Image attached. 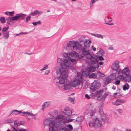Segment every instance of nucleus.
<instances>
[{"mask_svg": "<svg viewBox=\"0 0 131 131\" xmlns=\"http://www.w3.org/2000/svg\"><path fill=\"white\" fill-rule=\"evenodd\" d=\"M59 72H60L59 73L57 71V75L59 74L60 75V77H59L60 78L59 80V83L60 86H61V85L62 87V84L64 83L67 80L68 75V70H65L62 69L59 71Z\"/></svg>", "mask_w": 131, "mask_h": 131, "instance_id": "obj_1", "label": "nucleus"}, {"mask_svg": "<svg viewBox=\"0 0 131 131\" xmlns=\"http://www.w3.org/2000/svg\"><path fill=\"white\" fill-rule=\"evenodd\" d=\"M83 46L81 44H79L78 42H75L74 41H71L67 44L66 49L68 50L72 49L82 50Z\"/></svg>", "mask_w": 131, "mask_h": 131, "instance_id": "obj_2", "label": "nucleus"}, {"mask_svg": "<svg viewBox=\"0 0 131 131\" xmlns=\"http://www.w3.org/2000/svg\"><path fill=\"white\" fill-rule=\"evenodd\" d=\"M26 15L22 13H20L17 14L16 15L13 17H9L7 18L6 20L7 21V23L9 25L10 24L11 22H12V21H14L17 20H21L24 19Z\"/></svg>", "mask_w": 131, "mask_h": 131, "instance_id": "obj_3", "label": "nucleus"}, {"mask_svg": "<svg viewBox=\"0 0 131 131\" xmlns=\"http://www.w3.org/2000/svg\"><path fill=\"white\" fill-rule=\"evenodd\" d=\"M57 61L58 63H60V65L61 67V68L59 69V70L62 69L65 70H67V68L69 67L71 64L70 61L67 59H64L62 60L61 59L58 58Z\"/></svg>", "mask_w": 131, "mask_h": 131, "instance_id": "obj_4", "label": "nucleus"}, {"mask_svg": "<svg viewBox=\"0 0 131 131\" xmlns=\"http://www.w3.org/2000/svg\"><path fill=\"white\" fill-rule=\"evenodd\" d=\"M89 64L92 66L87 68L86 70L88 72H93L95 70L96 68L98 69L99 67V63L96 59H91L89 62Z\"/></svg>", "mask_w": 131, "mask_h": 131, "instance_id": "obj_5", "label": "nucleus"}, {"mask_svg": "<svg viewBox=\"0 0 131 131\" xmlns=\"http://www.w3.org/2000/svg\"><path fill=\"white\" fill-rule=\"evenodd\" d=\"M45 125H48L49 127V131H55L53 130V126L54 125V121L52 118H49L47 119L44 122Z\"/></svg>", "mask_w": 131, "mask_h": 131, "instance_id": "obj_6", "label": "nucleus"}, {"mask_svg": "<svg viewBox=\"0 0 131 131\" xmlns=\"http://www.w3.org/2000/svg\"><path fill=\"white\" fill-rule=\"evenodd\" d=\"M111 68L113 70L115 71V73L116 74H119L121 72V69L119 67L118 61H116L113 64Z\"/></svg>", "mask_w": 131, "mask_h": 131, "instance_id": "obj_7", "label": "nucleus"}, {"mask_svg": "<svg viewBox=\"0 0 131 131\" xmlns=\"http://www.w3.org/2000/svg\"><path fill=\"white\" fill-rule=\"evenodd\" d=\"M101 85V84L99 81L98 80H96L94 81L92 86L90 87V89L93 92H94L96 89L99 88Z\"/></svg>", "mask_w": 131, "mask_h": 131, "instance_id": "obj_8", "label": "nucleus"}, {"mask_svg": "<svg viewBox=\"0 0 131 131\" xmlns=\"http://www.w3.org/2000/svg\"><path fill=\"white\" fill-rule=\"evenodd\" d=\"M95 111L93 110V106L92 105L89 106V108L85 112V114L89 116H93L95 113Z\"/></svg>", "mask_w": 131, "mask_h": 131, "instance_id": "obj_9", "label": "nucleus"}, {"mask_svg": "<svg viewBox=\"0 0 131 131\" xmlns=\"http://www.w3.org/2000/svg\"><path fill=\"white\" fill-rule=\"evenodd\" d=\"M93 121H94L95 128H98L100 127L102 125L101 121L97 118L94 119L93 120Z\"/></svg>", "mask_w": 131, "mask_h": 131, "instance_id": "obj_10", "label": "nucleus"}, {"mask_svg": "<svg viewBox=\"0 0 131 131\" xmlns=\"http://www.w3.org/2000/svg\"><path fill=\"white\" fill-rule=\"evenodd\" d=\"M82 76H80L79 77V78H80L79 79H76L73 81L72 83L73 86H76L80 84V82L82 80Z\"/></svg>", "mask_w": 131, "mask_h": 131, "instance_id": "obj_11", "label": "nucleus"}, {"mask_svg": "<svg viewBox=\"0 0 131 131\" xmlns=\"http://www.w3.org/2000/svg\"><path fill=\"white\" fill-rule=\"evenodd\" d=\"M112 80L111 76H108L106 78V80L104 81V83L105 85H107Z\"/></svg>", "mask_w": 131, "mask_h": 131, "instance_id": "obj_12", "label": "nucleus"}, {"mask_svg": "<svg viewBox=\"0 0 131 131\" xmlns=\"http://www.w3.org/2000/svg\"><path fill=\"white\" fill-rule=\"evenodd\" d=\"M60 78L59 77L55 78L53 82L55 85H57L59 88L62 87V85L60 86L59 83V80Z\"/></svg>", "mask_w": 131, "mask_h": 131, "instance_id": "obj_13", "label": "nucleus"}, {"mask_svg": "<svg viewBox=\"0 0 131 131\" xmlns=\"http://www.w3.org/2000/svg\"><path fill=\"white\" fill-rule=\"evenodd\" d=\"M122 73L126 75H129L130 73L129 69L127 68H125L122 70Z\"/></svg>", "mask_w": 131, "mask_h": 131, "instance_id": "obj_14", "label": "nucleus"}, {"mask_svg": "<svg viewBox=\"0 0 131 131\" xmlns=\"http://www.w3.org/2000/svg\"><path fill=\"white\" fill-rule=\"evenodd\" d=\"M22 111H18L17 110H14L12 111L11 113L9 115V116L11 114H12L13 115H16L18 114H20V113H22Z\"/></svg>", "mask_w": 131, "mask_h": 131, "instance_id": "obj_15", "label": "nucleus"}, {"mask_svg": "<svg viewBox=\"0 0 131 131\" xmlns=\"http://www.w3.org/2000/svg\"><path fill=\"white\" fill-rule=\"evenodd\" d=\"M91 43L90 40H87L84 42V48H88L90 46V44Z\"/></svg>", "mask_w": 131, "mask_h": 131, "instance_id": "obj_16", "label": "nucleus"}, {"mask_svg": "<svg viewBox=\"0 0 131 131\" xmlns=\"http://www.w3.org/2000/svg\"><path fill=\"white\" fill-rule=\"evenodd\" d=\"M82 52L83 54L84 55H86L90 52V51L88 48H82Z\"/></svg>", "mask_w": 131, "mask_h": 131, "instance_id": "obj_17", "label": "nucleus"}, {"mask_svg": "<svg viewBox=\"0 0 131 131\" xmlns=\"http://www.w3.org/2000/svg\"><path fill=\"white\" fill-rule=\"evenodd\" d=\"M71 84L70 83H66L64 85V89L65 90H68L71 87Z\"/></svg>", "mask_w": 131, "mask_h": 131, "instance_id": "obj_18", "label": "nucleus"}, {"mask_svg": "<svg viewBox=\"0 0 131 131\" xmlns=\"http://www.w3.org/2000/svg\"><path fill=\"white\" fill-rule=\"evenodd\" d=\"M71 114V111L70 110H67L66 111H64L62 112V114L67 116H70Z\"/></svg>", "mask_w": 131, "mask_h": 131, "instance_id": "obj_19", "label": "nucleus"}, {"mask_svg": "<svg viewBox=\"0 0 131 131\" xmlns=\"http://www.w3.org/2000/svg\"><path fill=\"white\" fill-rule=\"evenodd\" d=\"M63 114H62V115L60 114L58 115L56 117V119L59 120L60 119L63 120H64L65 119V116L63 115Z\"/></svg>", "mask_w": 131, "mask_h": 131, "instance_id": "obj_20", "label": "nucleus"}, {"mask_svg": "<svg viewBox=\"0 0 131 131\" xmlns=\"http://www.w3.org/2000/svg\"><path fill=\"white\" fill-rule=\"evenodd\" d=\"M50 105V102H47L44 103V105L42 106V110H44V108L45 107H48Z\"/></svg>", "mask_w": 131, "mask_h": 131, "instance_id": "obj_21", "label": "nucleus"}, {"mask_svg": "<svg viewBox=\"0 0 131 131\" xmlns=\"http://www.w3.org/2000/svg\"><path fill=\"white\" fill-rule=\"evenodd\" d=\"M84 119V117L83 116H80L78 117L77 118L75 121H77L80 123H81Z\"/></svg>", "mask_w": 131, "mask_h": 131, "instance_id": "obj_22", "label": "nucleus"}, {"mask_svg": "<svg viewBox=\"0 0 131 131\" xmlns=\"http://www.w3.org/2000/svg\"><path fill=\"white\" fill-rule=\"evenodd\" d=\"M125 80L126 82H129L131 81V75H127L125 77Z\"/></svg>", "mask_w": 131, "mask_h": 131, "instance_id": "obj_23", "label": "nucleus"}, {"mask_svg": "<svg viewBox=\"0 0 131 131\" xmlns=\"http://www.w3.org/2000/svg\"><path fill=\"white\" fill-rule=\"evenodd\" d=\"M102 120L103 121H104L106 117V114L103 113V112H101L100 114Z\"/></svg>", "mask_w": 131, "mask_h": 131, "instance_id": "obj_24", "label": "nucleus"}, {"mask_svg": "<svg viewBox=\"0 0 131 131\" xmlns=\"http://www.w3.org/2000/svg\"><path fill=\"white\" fill-rule=\"evenodd\" d=\"M3 34L4 35V36L5 37V39H7L9 37V31H6V32L3 33Z\"/></svg>", "mask_w": 131, "mask_h": 131, "instance_id": "obj_25", "label": "nucleus"}, {"mask_svg": "<svg viewBox=\"0 0 131 131\" xmlns=\"http://www.w3.org/2000/svg\"><path fill=\"white\" fill-rule=\"evenodd\" d=\"M129 86L128 84L125 83L123 86V90L124 91L128 90L129 89Z\"/></svg>", "mask_w": 131, "mask_h": 131, "instance_id": "obj_26", "label": "nucleus"}, {"mask_svg": "<svg viewBox=\"0 0 131 131\" xmlns=\"http://www.w3.org/2000/svg\"><path fill=\"white\" fill-rule=\"evenodd\" d=\"M97 76V73H92L89 75V77L91 78H95Z\"/></svg>", "mask_w": 131, "mask_h": 131, "instance_id": "obj_27", "label": "nucleus"}, {"mask_svg": "<svg viewBox=\"0 0 131 131\" xmlns=\"http://www.w3.org/2000/svg\"><path fill=\"white\" fill-rule=\"evenodd\" d=\"M18 130L14 127L13 129L11 131H28L27 129L22 128L20 129L18 128Z\"/></svg>", "mask_w": 131, "mask_h": 131, "instance_id": "obj_28", "label": "nucleus"}, {"mask_svg": "<svg viewBox=\"0 0 131 131\" xmlns=\"http://www.w3.org/2000/svg\"><path fill=\"white\" fill-rule=\"evenodd\" d=\"M103 90H101L99 91L97 93V95L98 96V97H102V95L103 93Z\"/></svg>", "mask_w": 131, "mask_h": 131, "instance_id": "obj_29", "label": "nucleus"}, {"mask_svg": "<svg viewBox=\"0 0 131 131\" xmlns=\"http://www.w3.org/2000/svg\"><path fill=\"white\" fill-rule=\"evenodd\" d=\"M94 123V121H93V122H89L88 123V124H89V126L90 127L95 128V125Z\"/></svg>", "mask_w": 131, "mask_h": 131, "instance_id": "obj_30", "label": "nucleus"}, {"mask_svg": "<svg viewBox=\"0 0 131 131\" xmlns=\"http://www.w3.org/2000/svg\"><path fill=\"white\" fill-rule=\"evenodd\" d=\"M112 104L114 105L117 106L120 105L119 102L117 101V99L115 102H112Z\"/></svg>", "mask_w": 131, "mask_h": 131, "instance_id": "obj_31", "label": "nucleus"}, {"mask_svg": "<svg viewBox=\"0 0 131 131\" xmlns=\"http://www.w3.org/2000/svg\"><path fill=\"white\" fill-rule=\"evenodd\" d=\"M37 14V10H35L34 12L30 13L29 14L30 15L32 16H35Z\"/></svg>", "mask_w": 131, "mask_h": 131, "instance_id": "obj_32", "label": "nucleus"}, {"mask_svg": "<svg viewBox=\"0 0 131 131\" xmlns=\"http://www.w3.org/2000/svg\"><path fill=\"white\" fill-rule=\"evenodd\" d=\"M85 56L86 58L88 59H91L93 58V56L92 55L90 54V52L88 54L86 55Z\"/></svg>", "mask_w": 131, "mask_h": 131, "instance_id": "obj_33", "label": "nucleus"}, {"mask_svg": "<svg viewBox=\"0 0 131 131\" xmlns=\"http://www.w3.org/2000/svg\"><path fill=\"white\" fill-rule=\"evenodd\" d=\"M112 21V20L109 19V18L108 17H106L104 19L105 22L104 23H107L110 22Z\"/></svg>", "mask_w": 131, "mask_h": 131, "instance_id": "obj_34", "label": "nucleus"}, {"mask_svg": "<svg viewBox=\"0 0 131 131\" xmlns=\"http://www.w3.org/2000/svg\"><path fill=\"white\" fill-rule=\"evenodd\" d=\"M70 116H65V117H66V123L69 122H70V120H71L70 118Z\"/></svg>", "mask_w": 131, "mask_h": 131, "instance_id": "obj_35", "label": "nucleus"}, {"mask_svg": "<svg viewBox=\"0 0 131 131\" xmlns=\"http://www.w3.org/2000/svg\"><path fill=\"white\" fill-rule=\"evenodd\" d=\"M0 20L2 23L3 24L4 23L5 21V17H2L0 18Z\"/></svg>", "mask_w": 131, "mask_h": 131, "instance_id": "obj_36", "label": "nucleus"}, {"mask_svg": "<svg viewBox=\"0 0 131 131\" xmlns=\"http://www.w3.org/2000/svg\"><path fill=\"white\" fill-rule=\"evenodd\" d=\"M31 19V16L30 15H29L26 18L25 21L26 23H28L29 21H30Z\"/></svg>", "mask_w": 131, "mask_h": 131, "instance_id": "obj_37", "label": "nucleus"}, {"mask_svg": "<svg viewBox=\"0 0 131 131\" xmlns=\"http://www.w3.org/2000/svg\"><path fill=\"white\" fill-rule=\"evenodd\" d=\"M41 23V22L40 21V20H39L36 22H33L32 23L34 26H36L37 25L40 24Z\"/></svg>", "mask_w": 131, "mask_h": 131, "instance_id": "obj_38", "label": "nucleus"}, {"mask_svg": "<svg viewBox=\"0 0 131 131\" xmlns=\"http://www.w3.org/2000/svg\"><path fill=\"white\" fill-rule=\"evenodd\" d=\"M108 95V92H105L103 95L102 96V97H101L102 99H104Z\"/></svg>", "mask_w": 131, "mask_h": 131, "instance_id": "obj_39", "label": "nucleus"}, {"mask_svg": "<svg viewBox=\"0 0 131 131\" xmlns=\"http://www.w3.org/2000/svg\"><path fill=\"white\" fill-rule=\"evenodd\" d=\"M82 73L86 77L88 76L89 74V73L86 71H83L82 72Z\"/></svg>", "mask_w": 131, "mask_h": 131, "instance_id": "obj_40", "label": "nucleus"}, {"mask_svg": "<svg viewBox=\"0 0 131 131\" xmlns=\"http://www.w3.org/2000/svg\"><path fill=\"white\" fill-rule=\"evenodd\" d=\"M116 111L118 112V113L121 115L123 113V110L122 109L119 108V109L116 110Z\"/></svg>", "mask_w": 131, "mask_h": 131, "instance_id": "obj_41", "label": "nucleus"}, {"mask_svg": "<svg viewBox=\"0 0 131 131\" xmlns=\"http://www.w3.org/2000/svg\"><path fill=\"white\" fill-rule=\"evenodd\" d=\"M98 1V0H91L90 3V7H92V6L93 4Z\"/></svg>", "mask_w": 131, "mask_h": 131, "instance_id": "obj_42", "label": "nucleus"}, {"mask_svg": "<svg viewBox=\"0 0 131 131\" xmlns=\"http://www.w3.org/2000/svg\"><path fill=\"white\" fill-rule=\"evenodd\" d=\"M14 121L11 119H8L6 120V122L7 123H13Z\"/></svg>", "mask_w": 131, "mask_h": 131, "instance_id": "obj_43", "label": "nucleus"}, {"mask_svg": "<svg viewBox=\"0 0 131 131\" xmlns=\"http://www.w3.org/2000/svg\"><path fill=\"white\" fill-rule=\"evenodd\" d=\"M14 126H12V128H13V129H14V127L15 128H18H18H17V127H18V124L17 123H14Z\"/></svg>", "mask_w": 131, "mask_h": 131, "instance_id": "obj_44", "label": "nucleus"}, {"mask_svg": "<svg viewBox=\"0 0 131 131\" xmlns=\"http://www.w3.org/2000/svg\"><path fill=\"white\" fill-rule=\"evenodd\" d=\"M97 75H99L100 77H102L104 76V74L99 72L97 73Z\"/></svg>", "mask_w": 131, "mask_h": 131, "instance_id": "obj_45", "label": "nucleus"}, {"mask_svg": "<svg viewBox=\"0 0 131 131\" xmlns=\"http://www.w3.org/2000/svg\"><path fill=\"white\" fill-rule=\"evenodd\" d=\"M48 68V65L45 64V66L43 67L42 69H41L40 70V71H43L45 70H46Z\"/></svg>", "mask_w": 131, "mask_h": 131, "instance_id": "obj_46", "label": "nucleus"}, {"mask_svg": "<svg viewBox=\"0 0 131 131\" xmlns=\"http://www.w3.org/2000/svg\"><path fill=\"white\" fill-rule=\"evenodd\" d=\"M118 78L120 79H122V80H125V77H124L123 75H120L118 76Z\"/></svg>", "mask_w": 131, "mask_h": 131, "instance_id": "obj_47", "label": "nucleus"}, {"mask_svg": "<svg viewBox=\"0 0 131 131\" xmlns=\"http://www.w3.org/2000/svg\"><path fill=\"white\" fill-rule=\"evenodd\" d=\"M96 37H97L99 38H101L102 39H103V36L101 35L100 34H96Z\"/></svg>", "mask_w": 131, "mask_h": 131, "instance_id": "obj_48", "label": "nucleus"}, {"mask_svg": "<svg viewBox=\"0 0 131 131\" xmlns=\"http://www.w3.org/2000/svg\"><path fill=\"white\" fill-rule=\"evenodd\" d=\"M99 55L100 56H103L104 55V51L103 50L100 51L99 52Z\"/></svg>", "mask_w": 131, "mask_h": 131, "instance_id": "obj_49", "label": "nucleus"}, {"mask_svg": "<svg viewBox=\"0 0 131 131\" xmlns=\"http://www.w3.org/2000/svg\"><path fill=\"white\" fill-rule=\"evenodd\" d=\"M67 127H68L67 130L69 129V130H71L73 129V127L71 125H67Z\"/></svg>", "mask_w": 131, "mask_h": 131, "instance_id": "obj_50", "label": "nucleus"}, {"mask_svg": "<svg viewBox=\"0 0 131 131\" xmlns=\"http://www.w3.org/2000/svg\"><path fill=\"white\" fill-rule=\"evenodd\" d=\"M117 101H118V102H119L120 104L121 103H123L125 102V100L120 99H117Z\"/></svg>", "mask_w": 131, "mask_h": 131, "instance_id": "obj_51", "label": "nucleus"}, {"mask_svg": "<svg viewBox=\"0 0 131 131\" xmlns=\"http://www.w3.org/2000/svg\"><path fill=\"white\" fill-rule=\"evenodd\" d=\"M68 128H66L65 127L61 128L60 130V131H67Z\"/></svg>", "mask_w": 131, "mask_h": 131, "instance_id": "obj_52", "label": "nucleus"}, {"mask_svg": "<svg viewBox=\"0 0 131 131\" xmlns=\"http://www.w3.org/2000/svg\"><path fill=\"white\" fill-rule=\"evenodd\" d=\"M68 100L72 103L74 102L75 101V99L74 98H72L70 97H69Z\"/></svg>", "mask_w": 131, "mask_h": 131, "instance_id": "obj_53", "label": "nucleus"}, {"mask_svg": "<svg viewBox=\"0 0 131 131\" xmlns=\"http://www.w3.org/2000/svg\"><path fill=\"white\" fill-rule=\"evenodd\" d=\"M102 56H100V55H99L98 58L99 60H104V59L102 57Z\"/></svg>", "mask_w": 131, "mask_h": 131, "instance_id": "obj_54", "label": "nucleus"}, {"mask_svg": "<svg viewBox=\"0 0 131 131\" xmlns=\"http://www.w3.org/2000/svg\"><path fill=\"white\" fill-rule=\"evenodd\" d=\"M22 113L23 114H26L27 115H30V112H22Z\"/></svg>", "mask_w": 131, "mask_h": 131, "instance_id": "obj_55", "label": "nucleus"}, {"mask_svg": "<svg viewBox=\"0 0 131 131\" xmlns=\"http://www.w3.org/2000/svg\"><path fill=\"white\" fill-rule=\"evenodd\" d=\"M14 14V11H12L11 12H9V15L11 16H13Z\"/></svg>", "mask_w": 131, "mask_h": 131, "instance_id": "obj_56", "label": "nucleus"}, {"mask_svg": "<svg viewBox=\"0 0 131 131\" xmlns=\"http://www.w3.org/2000/svg\"><path fill=\"white\" fill-rule=\"evenodd\" d=\"M43 13V12L42 11H39L38 10H37V14H38L39 15L41 14H42Z\"/></svg>", "mask_w": 131, "mask_h": 131, "instance_id": "obj_57", "label": "nucleus"}, {"mask_svg": "<svg viewBox=\"0 0 131 131\" xmlns=\"http://www.w3.org/2000/svg\"><path fill=\"white\" fill-rule=\"evenodd\" d=\"M85 97L86 98L88 99H90V97L89 96V95L87 94H86L85 95Z\"/></svg>", "mask_w": 131, "mask_h": 131, "instance_id": "obj_58", "label": "nucleus"}, {"mask_svg": "<svg viewBox=\"0 0 131 131\" xmlns=\"http://www.w3.org/2000/svg\"><path fill=\"white\" fill-rule=\"evenodd\" d=\"M82 38H79V40L80 41V42H83V43L84 42V39H82Z\"/></svg>", "mask_w": 131, "mask_h": 131, "instance_id": "obj_59", "label": "nucleus"}, {"mask_svg": "<svg viewBox=\"0 0 131 131\" xmlns=\"http://www.w3.org/2000/svg\"><path fill=\"white\" fill-rule=\"evenodd\" d=\"M120 83V81L119 80H117L115 82L116 84L119 85Z\"/></svg>", "mask_w": 131, "mask_h": 131, "instance_id": "obj_60", "label": "nucleus"}, {"mask_svg": "<svg viewBox=\"0 0 131 131\" xmlns=\"http://www.w3.org/2000/svg\"><path fill=\"white\" fill-rule=\"evenodd\" d=\"M104 24H107L110 25H114V24L113 23H103Z\"/></svg>", "mask_w": 131, "mask_h": 131, "instance_id": "obj_61", "label": "nucleus"}, {"mask_svg": "<svg viewBox=\"0 0 131 131\" xmlns=\"http://www.w3.org/2000/svg\"><path fill=\"white\" fill-rule=\"evenodd\" d=\"M7 29L6 28H4L3 29L2 31L3 33L5 32H6L7 31Z\"/></svg>", "mask_w": 131, "mask_h": 131, "instance_id": "obj_62", "label": "nucleus"}, {"mask_svg": "<svg viewBox=\"0 0 131 131\" xmlns=\"http://www.w3.org/2000/svg\"><path fill=\"white\" fill-rule=\"evenodd\" d=\"M121 91V90L119 88H118L117 90V92L118 93H119V94H120V92Z\"/></svg>", "mask_w": 131, "mask_h": 131, "instance_id": "obj_63", "label": "nucleus"}, {"mask_svg": "<svg viewBox=\"0 0 131 131\" xmlns=\"http://www.w3.org/2000/svg\"><path fill=\"white\" fill-rule=\"evenodd\" d=\"M49 73V70H47L45 73V74H48Z\"/></svg>", "mask_w": 131, "mask_h": 131, "instance_id": "obj_64", "label": "nucleus"}]
</instances>
